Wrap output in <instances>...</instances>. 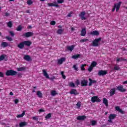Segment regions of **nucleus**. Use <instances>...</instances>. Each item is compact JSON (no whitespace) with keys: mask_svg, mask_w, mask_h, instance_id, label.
<instances>
[{"mask_svg":"<svg viewBox=\"0 0 127 127\" xmlns=\"http://www.w3.org/2000/svg\"><path fill=\"white\" fill-rule=\"evenodd\" d=\"M93 67H92L91 65H90L89 68H88V71L89 72H92V70H93Z\"/></svg>","mask_w":127,"mask_h":127,"instance_id":"c03bdc74","label":"nucleus"},{"mask_svg":"<svg viewBox=\"0 0 127 127\" xmlns=\"http://www.w3.org/2000/svg\"><path fill=\"white\" fill-rule=\"evenodd\" d=\"M26 13H30V10H26Z\"/></svg>","mask_w":127,"mask_h":127,"instance_id":"0e129e2a","label":"nucleus"},{"mask_svg":"<svg viewBox=\"0 0 127 127\" xmlns=\"http://www.w3.org/2000/svg\"><path fill=\"white\" fill-rule=\"evenodd\" d=\"M48 6H55L56 7H59V5L57 4L56 1L53 2V3H48Z\"/></svg>","mask_w":127,"mask_h":127,"instance_id":"1a4fd4ad","label":"nucleus"},{"mask_svg":"<svg viewBox=\"0 0 127 127\" xmlns=\"http://www.w3.org/2000/svg\"><path fill=\"white\" fill-rule=\"evenodd\" d=\"M64 31V30L62 29H59L57 31V33L58 34H59L60 35H61V34H62V33H63Z\"/></svg>","mask_w":127,"mask_h":127,"instance_id":"a878e982","label":"nucleus"},{"mask_svg":"<svg viewBox=\"0 0 127 127\" xmlns=\"http://www.w3.org/2000/svg\"><path fill=\"white\" fill-rule=\"evenodd\" d=\"M7 25L8 27H10L11 28L12 27V23L11 22V21H9L7 23Z\"/></svg>","mask_w":127,"mask_h":127,"instance_id":"f704fd0d","label":"nucleus"},{"mask_svg":"<svg viewBox=\"0 0 127 127\" xmlns=\"http://www.w3.org/2000/svg\"><path fill=\"white\" fill-rule=\"evenodd\" d=\"M6 55H2L0 56V61H2L3 60H4V58L6 57Z\"/></svg>","mask_w":127,"mask_h":127,"instance_id":"c85d7f7f","label":"nucleus"},{"mask_svg":"<svg viewBox=\"0 0 127 127\" xmlns=\"http://www.w3.org/2000/svg\"><path fill=\"white\" fill-rule=\"evenodd\" d=\"M37 96H38L39 98H42L43 95H42V93H41V91H37Z\"/></svg>","mask_w":127,"mask_h":127,"instance_id":"bb28decb","label":"nucleus"},{"mask_svg":"<svg viewBox=\"0 0 127 127\" xmlns=\"http://www.w3.org/2000/svg\"><path fill=\"white\" fill-rule=\"evenodd\" d=\"M70 94H71V95H74L75 96L79 95V93H78L77 90L75 89H71L70 92Z\"/></svg>","mask_w":127,"mask_h":127,"instance_id":"f8f14e48","label":"nucleus"},{"mask_svg":"<svg viewBox=\"0 0 127 127\" xmlns=\"http://www.w3.org/2000/svg\"><path fill=\"white\" fill-rule=\"evenodd\" d=\"M21 29H22V27H21V25H19L16 28L17 31H21Z\"/></svg>","mask_w":127,"mask_h":127,"instance_id":"ea45409f","label":"nucleus"},{"mask_svg":"<svg viewBox=\"0 0 127 127\" xmlns=\"http://www.w3.org/2000/svg\"><path fill=\"white\" fill-rule=\"evenodd\" d=\"M17 69V71H24V70H25V67H21L18 68Z\"/></svg>","mask_w":127,"mask_h":127,"instance_id":"72a5a7b5","label":"nucleus"},{"mask_svg":"<svg viewBox=\"0 0 127 127\" xmlns=\"http://www.w3.org/2000/svg\"><path fill=\"white\" fill-rule=\"evenodd\" d=\"M51 95H52V96H55V95H56V91H52L51 92Z\"/></svg>","mask_w":127,"mask_h":127,"instance_id":"49530a36","label":"nucleus"},{"mask_svg":"<svg viewBox=\"0 0 127 127\" xmlns=\"http://www.w3.org/2000/svg\"><path fill=\"white\" fill-rule=\"evenodd\" d=\"M119 112L121 114H125V111H123L122 109H120V111Z\"/></svg>","mask_w":127,"mask_h":127,"instance_id":"052dcab7","label":"nucleus"},{"mask_svg":"<svg viewBox=\"0 0 127 127\" xmlns=\"http://www.w3.org/2000/svg\"><path fill=\"white\" fill-rule=\"evenodd\" d=\"M76 107L77 108V109H80V108L81 107V102L79 101L77 103Z\"/></svg>","mask_w":127,"mask_h":127,"instance_id":"c9c22d12","label":"nucleus"},{"mask_svg":"<svg viewBox=\"0 0 127 127\" xmlns=\"http://www.w3.org/2000/svg\"><path fill=\"white\" fill-rule=\"evenodd\" d=\"M25 115V111H23L22 114H19L17 116V118H22Z\"/></svg>","mask_w":127,"mask_h":127,"instance_id":"7c9ffc66","label":"nucleus"},{"mask_svg":"<svg viewBox=\"0 0 127 127\" xmlns=\"http://www.w3.org/2000/svg\"><path fill=\"white\" fill-rule=\"evenodd\" d=\"M57 2L58 3H63V2H64V0H57Z\"/></svg>","mask_w":127,"mask_h":127,"instance_id":"8fccbe9b","label":"nucleus"},{"mask_svg":"<svg viewBox=\"0 0 127 127\" xmlns=\"http://www.w3.org/2000/svg\"><path fill=\"white\" fill-rule=\"evenodd\" d=\"M10 35H11V36H12V37H13V36H14V33H13V32L12 31H10L9 32Z\"/></svg>","mask_w":127,"mask_h":127,"instance_id":"de8ad7c7","label":"nucleus"},{"mask_svg":"<svg viewBox=\"0 0 127 127\" xmlns=\"http://www.w3.org/2000/svg\"><path fill=\"white\" fill-rule=\"evenodd\" d=\"M86 66H87L86 64H82L80 67L81 71H86V69L85 68V67H86Z\"/></svg>","mask_w":127,"mask_h":127,"instance_id":"cd10ccee","label":"nucleus"},{"mask_svg":"<svg viewBox=\"0 0 127 127\" xmlns=\"http://www.w3.org/2000/svg\"><path fill=\"white\" fill-rule=\"evenodd\" d=\"M91 102L93 103H96V102L100 103L101 99L98 96H93L91 98Z\"/></svg>","mask_w":127,"mask_h":127,"instance_id":"39448f33","label":"nucleus"},{"mask_svg":"<svg viewBox=\"0 0 127 127\" xmlns=\"http://www.w3.org/2000/svg\"><path fill=\"white\" fill-rule=\"evenodd\" d=\"M89 83L88 84V86L89 87H91V86H92V85H93V84H95V83H97V81L92 80V79H91V78H89Z\"/></svg>","mask_w":127,"mask_h":127,"instance_id":"a211bd4d","label":"nucleus"},{"mask_svg":"<svg viewBox=\"0 0 127 127\" xmlns=\"http://www.w3.org/2000/svg\"><path fill=\"white\" fill-rule=\"evenodd\" d=\"M120 69H121V68L120 67V66H119L118 65H115L114 67V70H115L116 71H118V70H120Z\"/></svg>","mask_w":127,"mask_h":127,"instance_id":"473e14b6","label":"nucleus"},{"mask_svg":"<svg viewBox=\"0 0 127 127\" xmlns=\"http://www.w3.org/2000/svg\"><path fill=\"white\" fill-rule=\"evenodd\" d=\"M17 74L16 71L13 70H7L5 72L6 76H15Z\"/></svg>","mask_w":127,"mask_h":127,"instance_id":"f03ea898","label":"nucleus"},{"mask_svg":"<svg viewBox=\"0 0 127 127\" xmlns=\"http://www.w3.org/2000/svg\"><path fill=\"white\" fill-rule=\"evenodd\" d=\"M50 24L51 25H55V24H56V22L55 21H52L50 22Z\"/></svg>","mask_w":127,"mask_h":127,"instance_id":"09e8293b","label":"nucleus"},{"mask_svg":"<svg viewBox=\"0 0 127 127\" xmlns=\"http://www.w3.org/2000/svg\"><path fill=\"white\" fill-rule=\"evenodd\" d=\"M103 104L105 105L106 107H109V101H108V99H107V98H103Z\"/></svg>","mask_w":127,"mask_h":127,"instance_id":"412c9836","label":"nucleus"},{"mask_svg":"<svg viewBox=\"0 0 127 127\" xmlns=\"http://www.w3.org/2000/svg\"><path fill=\"white\" fill-rule=\"evenodd\" d=\"M80 57H81V55L77 54V55L72 56L71 57V58H72V59L77 60L78 59V58H80Z\"/></svg>","mask_w":127,"mask_h":127,"instance_id":"5701e85b","label":"nucleus"},{"mask_svg":"<svg viewBox=\"0 0 127 127\" xmlns=\"http://www.w3.org/2000/svg\"><path fill=\"white\" fill-rule=\"evenodd\" d=\"M116 7L114 6V7H113V8L112 9V11H113V12H114V11H115V10H116Z\"/></svg>","mask_w":127,"mask_h":127,"instance_id":"69168bd1","label":"nucleus"},{"mask_svg":"<svg viewBox=\"0 0 127 127\" xmlns=\"http://www.w3.org/2000/svg\"><path fill=\"white\" fill-rule=\"evenodd\" d=\"M1 45V46L4 48V47H7V46L8 45V44L7 42H2Z\"/></svg>","mask_w":127,"mask_h":127,"instance_id":"2f4dec72","label":"nucleus"},{"mask_svg":"<svg viewBox=\"0 0 127 127\" xmlns=\"http://www.w3.org/2000/svg\"><path fill=\"white\" fill-rule=\"evenodd\" d=\"M116 110V111H119V112H120L121 108H120V107L119 106H117L115 107Z\"/></svg>","mask_w":127,"mask_h":127,"instance_id":"864d4df0","label":"nucleus"},{"mask_svg":"<svg viewBox=\"0 0 127 127\" xmlns=\"http://www.w3.org/2000/svg\"><path fill=\"white\" fill-rule=\"evenodd\" d=\"M86 15V12L85 11H82L79 14V17H80L81 20H86L87 19V17L85 16Z\"/></svg>","mask_w":127,"mask_h":127,"instance_id":"20e7f679","label":"nucleus"},{"mask_svg":"<svg viewBox=\"0 0 127 127\" xmlns=\"http://www.w3.org/2000/svg\"><path fill=\"white\" fill-rule=\"evenodd\" d=\"M87 41H89V39H82L80 40V42H81V43L87 42Z\"/></svg>","mask_w":127,"mask_h":127,"instance_id":"79ce46f5","label":"nucleus"},{"mask_svg":"<svg viewBox=\"0 0 127 127\" xmlns=\"http://www.w3.org/2000/svg\"><path fill=\"white\" fill-rule=\"evenodd\" d=\"M72 68H73L74 70L75 71H78V67H77V65H73L72 66Z\"/></svg>","mask_w":127,"mask_h":127,"instance_id":"a18cd8bd","label":"nucleus"},{"mask_svg":"<svg viewBox=\"0 0 127 127\" xmlns=\"http://www.w3.org/2000/svg\"><path fill=\"white\" fill-rule=\"evenodd\" d=\"M19 102V100H18V99H16L14 100L15 104H17Z\"/></svg>","mask_w":127,"mask_h":127,"instance_id":"4d7b16f0","label":"nucleus"},{"mask_svg":"<svg viewBox=\"0 0 127 127\" xmlns=\"http://www.w3.org/2000/svg\"><path fill=\"white\" fill-rule=\"evenodd\" d=\"M81 87H86L88 85V80L83 79L81 81Z\"/></svg>","mask_w":127,"mask_h":127,"instance_id":"9b49d317","label":"nucleus"},{"mask_svg":"<svg viewBox=\"0 0 127 127\" xmlns=\"http://www.w3.org/2000/svg\"><path fill=\"white\" fill-rule=\"evenodd\" d=\"M0 77H1V78H3L4 77L3 73L2 72H0Z\"/></svg>","mask_w":127,"mask_h":127,"instance_id":"5fc2aeb1","label":"nucleus"},{"mask_svg":"<svg viewBox=\"0 0 127 127\" xmlns=\"http://www.w3.org/2000/svg\"><path fill=\"white\" fill-rule=\"evenodd\" d=\"M86 118V117L85 116H79L77 117V120L78 121H84Z\"/></svg>","mask_w":127,"mask_h":127,"instance_id":"4be33fe9","label":"nucleus"},{"mask_svg":"<svg viewBox=\"0 0 127 127\" xmlns=\"http://www.w3.org/2000/svg\"><path fill=\"white\" fill-rule=\"evenodd\" d=\"M91 123L92 126H96V125H97V121L93 120L91 121Z\"/></svg>","mask_w":127,"mask_h":127,"instance_id":"e433bc0d","label":"nucleus"},{"mask_svg":"<svg viewBox=\"0 0 127 127\" xmlns=\"http://www.w3.org/2000/svg\"><path fill=\"white\" fill-rule=\"evenodd\" d=\"M62 78L63 79H64V80H65V79H66V76L65 75H62Z\"/></svg>","mask_w":127,"mask_h":127,"instance_id":"680f3d73","label":"nucleus"},{"mask_svg":"<svg viewBox=\"0 0 127 127\" xmlns=\"http://www.w3.org/2000/svg\"><path fill=\"white\" fill-rule=\"evenodd\" d=\"M97 65H98V63H97V62H96L95 61H93L91 63L90 65H91L94 68V67H96Z\"/></svg>","mask_w":127,"mask_h":127,"instance_id":"c756f323","label":"nucleus"},{"mask_svg":"<svg viewBox=\"0 0 127 127\" xmlns=\"http://www.w3.org/2000/svg\"><path fill=\"white\" fill-rule=\"evenodd\" d=\"M19 126L20 127H24L26 126H27V122H21L19 124Z\"/></svg>","mask_w":127,"mask_h":127,"instance_id":"aec40b11","label":"nucleus"},{"mask_svg":"<svg viewBox=\"0 0 127 127\" xmlns=\"http://www.w3.org/2000/svg\"><path fill=\"white\" fill-rule=\"evenodd\" d=\"M23 59L26 61H30L31 58H30V56L29 55H25L23 57Z\"/></svg>","mask_w":127,"mask_h":127,"instance_id":"6ab92c4d","label":"nucleus"},{"mask_svg":"<svg viewBox=\"0 0 127 127\" xmlns=\"http://www.w3.org/2000/svg\"><path fill=\"white\" fill-rule=\"evenodd\" d=\"M5 16H9V13L6 12L5 13Z\"/></svg>","mask_w":127,"mask_h":127,"instance_id":"bf43d9fd","label":"nucleus"},{"mask_svg":"<svg viewBox=\"0 0 127 127\" xmlns=\"http://www.w3.org/2000/svg\"><path fill=\"white\" fill-rule=\"evenodd\" d=\"M116 117H117L116 114H110L109 119L110 120H114V119H116Z\"/></svg>","mask_w":127,"mask_h":127,"instance_id":"b1692460","label":"nucleus"},{"mask_svg":"<svg viewBox=\"0 0 127 127\" xmlns=\"http://www.w3.org/2000/svg\"><path fill=\"white\" fill-rule=\"evenodd\" d=\"M76 84L77 85H80V82L79 81V80H77L76 81Z\"/></svg>","mask_w":127,"mask_h":127,"instance_id":"e2e57ef3","label":"nucleus"},{"mask_svg":"<svg viewBox=\"0 0 127 127\" xmlns=\"http://www.w3.org/2000/svg\"><path fill=\"white\" fill-rule=\"evenodd\" d=\"M33 35L34 33L31 32H27L23 34V36H24V37H26L27 38H28V37H31V36H33Z\"/></svg>","mask_w":127,"mask_h":127,"instance_id":"423d86ee","label":"nucleus"},{"mask_svg":"<svg viewBox=\"0 0 127 127\" xmlns=\"http://www.w3.org/2000/svg\"><path fill=\"white\" fill-rule=\"evenodd\" d=\"M86 34H87V31H86V28L82 29L80 32L81 36H86Z\"/></svg>","mask_w":127,"mask_h":127,"instance_id":"2eb2a0df","label":"nucleus"},{"mask_svg":"<svg viewBox=\"0 0 127 127\" xmlns=\"http://www.w3.org/2000/svg\"><path fill=\"white\" fill-rule=\"evenodd\" d=\"M32 119L33 120H34V121H37V120H38V119L36 117H33Z\"/></svg>","mask_w":127,"mask_h":127,"instance_id":"13d9d810","label":"nucleus"},{"mask_svg":"<svg viewBox=\"0 0 127 127\" xmlns=\"http://www.w3.org/2000/svg\"><path fill=\"white\" fill-rule=\"evenodd\" d=\"M108 74V71L107 70H101L98 71V76H105Z\"/></svg>","mask_w":127,"mask_h":127,"instance_id":"6e6552de","label":"nucleus"},{"mask_svg":"<svg viewBox=\"0 0 127 127\" xmlns=\"http://www.w3.org/2000/svg\"><path fill=\"white\" fill-rule=\"evenodd\" d=\"M31 44H32V43L30 42V41H24L19 43L17 45V47L19 49H23L24 48V46L29 47Z\"/></svg>","mask_w":127,"mask_h":127,"instance_id":"f257e3e1","label":"nucleus"},{"mask_svg":"<svg viewBox=\"0 0 127 127\" xmlns=\"http://www.w3.org/2000/svg\"><path fill=\"white\" fill-rule=\"evenodd\" d=\"M69 87L74 88V87H75V83H74L73 82H69Z\"/></svg>","mask_w":127,"mask_h":127,"instance_id":"4c0bfd02","label":"nucleus"},{"mask_svg":"<svg viewBox=\"0 0 127 127\" xmlns=\"http://www.w3.org/2000/svg\"><path fill=\"white\" fill-rule=\"evenodd\" d=\"M51 118V113H49L47 116L45 117V119L48 120V119H50Z\"/></svg>","mask_w":127,"mask_h":127,"instance_id":"58836bf2","label":"nucleus"},{"mask_svg":"<svg viewBox=\"0 0 127 127\" xmlns=\"http://www.w3.org/2000/svg\"><path fill=\"white\" fill-rule=\"evenodd\" d=\"M101 40H102V38L101 37L94 40L92 42V46L94 47H97V46H99V43Z\"/></svg>","mask_w":127,"mask_h":127,"instance_id":"7ed1b4c3","label":"nucleus"},{"mask_svg":"<svg viewBox=\"0 0 127 127\" xmlns=\"http://www.w3.org/2000/svg\"><path fill=\"white\" fill-rule=\"evenodd\" d=\"M90 34L91 35H93L94 36H98L100 35V33H99V31L95 30V31H93L91 32L90 33Z\"/></svg>","mask_w":127,"mask_h":127,"instance_id":"dca6fc26","label":"nucleus"},{"mask_svg":"<svg viewBox=\"0 0 127 127\" xmlns=\"http://www.w3.org/2000/svg\"><path fill=\"white\" fill-rule=\"evenodd\" d=\"M73 14V12L71 11L70 13L67 14V17H71L72 16V14Z\"/></svg>","mask_w":127,"mask_h":127,"instance_id":"3c124183","label":"nucleus"},{"mask_svg":"<svg viewBox=\"0 0 127 127\" xmlns=\"http://www.w3.org/2000/svg\"><path fill=\"white\" fill-rule=\"evenodd\" d=\"M27 3L28 4V5H31V4H32L33 3V2L31 0H28L27 1Z\"/></svg>","mask_w":127,"mask_h":127,"instance_id":"a19ab883","label":"nucleus"},{"mask_svg":"<svg viewBox=\"0 0 127 127\" xmlns=\"http://www.w3.org/2000/svg\"><path fill=\"white\" fill-rule=\"evenodd\" d=\"M64 61H65V58H62L58 60V64L59 65H61L63 64V62H64Z\"/></svg>","mask_w":127,"mask_h":127,"instance_id":"f3484780","label":"nucleus"},{"mask_svg":"<svg viewBox=\"0 0 127 127\" xmlns=\"http://www.w3.org/2000/svg\"><path fill=\"white\" fill-rule=\"evenodd\" d=\"M61 74L62 76L64 75V71H61Z\"/></svg>","mask_w":127,"mask_h":127,"instance_id":"774afa93","label":"nucleus"},{"mask_svg":"<svg viewBox=\"0 0 127 127\" xmlns=\"http://www.w3.org/2000/svg\"><path fill=\"white\" fill-rule=\"evenodd\" d=\"M75 47V46L74 45H71L70 46L67 47V50H69V51H73L74 50V48Z\"/></svg>","mask_w":127,"mask_h":127,"instance_id":"393cba45","label":"nucleus"},{"mask_svg":"<svg viewBox=\"0 0 127 127\" xmlns=\"http://www.w3.org/2000/svg\"><path fill=\"white\" fill-rule=\"evenodd\" d=\"M112 119H109L108 120V122L109 123H113V121H112Z\"/></svg>","mask_w":127,"mask_h":127,"instance_id":"338daca9","label":"nucleus"},{"mask_svg":"<svg viewBox=\"0 0 127 127\" xmlns=\"http://www.w3.org/2000/svg\"><path fill=\"white\" fill-rule=\"evenodd\" d=\"M122 4V1H119L118 3L114 4V6L116 8V11L118 12L121 8V5Z\"/></svg>","mask_w":127,"mask_h":127,"instance_id":"0eeeda50","label":"nucleus"},{"mask_svg":"<svg viewBox=\"0 0 127 127\" xmlns=\"http://www.w3.org/2000/svg\"><path fill=\"white\" fill-rule=\"evenodd\" d=\"M110 97H113V96H114V95H115V94H116V88H114L111 89L110 90Z\"/></svg>","mask_w":127,"mask_h":127,"instance_id":"4468645a","label":"nucleus"},{"mask_svg":"<svg viewBox=\"0 0 127 127\" xmlns=\"http://www.w3.org/2000/svg\"><path fill=\"white\" fill-rule=\"evenodd\" d=\"M42 72H43V75L45 76L47 79H50V77H49V75L48 74V73H47V71H46V70L43 69Z\"/></svg>","mask_w":127,"mask_h":127,"instance_id":"ddd939ff","label":"nucleus"},{"mask_svg":"<svg viewBox=\"0 0 127 127\" xmlns=\"http://www.w3.org/2000/svg\"><path fill=\"white\" fill-rule=\"evenodd\" d=\"M117 90L120 91V92H122V93H124L127 91V89L124 88V86L123 85L118 86Z\"/></svg>","mask_w":127,"mask_h":127,"instance_id":"9d476101","label":"nucleus"},{"mask_svg":"<svg viewBox=\"0 0 127 127\" xmlns=\"http://www.w3.org/2000/svg\"><path fill=\"white\" fill-rule=\"evenodd\" d=\"M120 59V61H127V60L126 59H124L123 58L121 57L119 58Z\"/></svg>","mask_w":127,"mask_h":127,"instance_id":"603ef678","label":"nucleus"},{"mask_svg":"<svg viewBox=\"0 0 127 127\" xmlns=\"http://www.w3.org/2000/svg\"><path fill=\"white\" fill-rule=\"evenodd\" d=\"M45 112V110H43L42 109H40L39 110V113H43V112Z\"/></svg>","mask_w":127,"mask_h":127,"instance_id":"6e6d98bb","label":"nucleus"},{"mask_svg":"<svg viewBox=\"0 0 127 127\" xmlns=\"http://www.w3.org/2000/svg\"><path fill=\"white\" fill-rule=\"evenodd\" d=\"M5 39H7L8 41H12V38L11 37H9L8 36H6Z\"/></svg>","mask_w":127,"mask_h":127,"instance_id":"37998d69","label":"nucleus"}]
</instances>
